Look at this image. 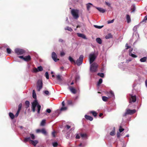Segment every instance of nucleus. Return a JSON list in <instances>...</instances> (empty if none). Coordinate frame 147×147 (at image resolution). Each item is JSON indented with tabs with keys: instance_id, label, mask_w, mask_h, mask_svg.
Returning <instances> with one entry per match:
<instances>
[{
	"instance_id": "nucleus-1",
	"label": "nucleus",
	"mask_w": 147,
	"mask_h": 147,
	"mask_svg": "<svg viewBox=\"0 0 147 147\" xmlns=\"http://www.w3.org/2000/svg\"><path fill=\"white\" fill-rule=\"evenodd\" d=\"M105 94L107 95L108 97L103 96L102 97V100L105 102L107 101L109 98L115 96L114 93L112 90L110 91L109 92L107 91L105 92Z\"/></svg>"
},
{
	"instance_id": "nucleus-2",
	"label": "nucleus",
	"mask_w": 147,
	"mask_h": 147,
	"mask_svg": "<svg viewBox=\"0 0 147 147\" xmlns=\"http://www.w3.org/2000/svg\"><path fill=\"white\" fill-rule=\"evenodd\" d=\"M136 111L135 109L130 110L127 109L123 115V117H125L127 115H133L136 113Z\"/></svg>"
},
{
	"instance_id": "nucleus-3",
	"label": "nucleus",
	"mask_w": 147,
	"mask_h": 147,
	"mask_svg": "<svg viewBox=\"0 0 147 147\" xmlns=\"http://www.w3.org/2000/svg\"><path fill=\"white\" fill-rule=\"evenodd\" d=\"M83 58L84 56L83 55H80L79 58L75 62V64H76L78 66H80L82 63Z\"/></svg>"
},
{
	"instance_id": "nucleus-4",
	"label": "nucleus",
	"mask_w": 147,
	"mask_h": 147,
	"mask_svg": "<svg viewBox=\"0 0 147 147\" xmlns=\"http://www.w3.org/2000/svg\"><path fill=\"white\" fill-rule=\"evenodd\" d=\"M98 65L95 63H94L91 65L90 70L92 72H95L97 70Z\"/></svg>"
},
{
	"instance_id": "nucleus-5",
	"label": "nucleus",
	"mask_w": 147,
	"mask_h": 147,
	"mask_svg": "<svg viewBox=\"0 0 147 147\" xmlns=\"http://www.w3.org/2000/svg\"><path fill=\"white\" fill-rule=\"evenodd\" d=\"M96 57L95 54L91 53L89 55V63L91 64L95 60Z\"/></svg>"
},
{
	"instance_id": "nucleus-6",
	"label": "nucleus",
	"mask_w": 147,
	"mask_h": 147,
	"mask_svg": "<svg viewBox=\"0 0 147 147\" xmlns=\"http://www.w3.org/2000/svg\"><path fill=\"white\" fill-rule=\"evenodd\" d=\"M42 82L41 80H38L37 83L36 89L38 91H40L42 87Z\"/></svg>"
},
{
	"instance_id": "nucleus-7",
	"label": "nucleus",
	"mask_w": 147,
	"mask_h": 147,
	"mask_svg": "<svg viewBox=\"0 0 147 147\" xmlns=\"http://www.w3.org/2000/svg\"><path fill=\"white\" fill-rule=\"evenodd\" d=\"M71 13L74 18L75 19H77L79 17L78 14V11L77 10H72Z\"/></svg>"
},
{
	"instance_id": "nucleus-8",
	"label": "nucleus",
	"mask_w": 147,
	"mask_h": 147,
	"mask_svg": "<svg viewBox=\"0 0 147 147\" xmlns=\"http://www.w3.org/2000/svg\"><path fill=\"white\" fill-rule=\"evenodd\" d=\"M38 104L37 100H35L32 103V109L33 112L35 111V108L36 106L37 107Z\"/></svg>"
},
{
	"instance_id": "nucleus-9",
	"label": "nucleus",
	"mask_w": 147,
	"mask_h": 147,
	"mask_svg": "<svg viewBox=\"0 0 147 147\" xmlns=\"http://www.w3.org/2000/svg\"><path fill=\"white\" fill-rule=\"evenodd\" d=\"M15 52L18 55H22L25 53V51L22 49L17 48L15 49Z\"/></svg>"
},
{
	"instance_id": "nucleus-10",
	"label": "nucleus",
	"mask_w": 147,
	"mask_h": 147,
	"mask_svg": "<svg viewBox=\"0 0 147 147\" xmlns=\"http://www.w3.org/2000/svg\"><path fill=\"white\" fill-rule=\"evenodd\" d=\"M130 98L129 99V102L131 103V102H135L136 100V96H133L131 94H130Z\"/></svg>"
},
{
	"instance_id": "nucleus-11",
	"label": "nucleus",
	"mask_w": 147,
	"mask_h": 147,
	"mask_svg": "<svg viewBox=\"0 0 147 147\" xmlns=\"http://www.w3.org/2000/svg\"><path fill=\"white\" fill-rule=\"evenodd\" d=\"M52 58L54 61L55 62H57L59 60V59H57V56L55 52H53L52 54Z\"/></svg>"
},
{
	"instance_id": "nucleus-12",
	"label": "nucleus",
	"mask_w": 147,
	"mask_h": 147,
	"mask_svg": "<svg viewBox=\"0 0 147 147\" xmlns=\"http://www.w3.org/2000/svg\"><path fill=\"white\" fill-rule=\"evenodd\" d=\"M70 91L73 94H76L77 92V90L74 87L71 86H69L68 88Z\"/></svg>"
},
{
	"instance_id": "nucleus-13",
	"label": "nucleus",
	"mask_w": 147,
	"mask_h": 147,
	"mask_svg": "<svg viewBox=\"0 0 147 147\" xmlns=\"http://www.w3.org/2000/svg\"><path fill=\"white\" fill-rule=\"evenodd\" d=\"M31 60V57L30 55L25 56L24 57V61L28 62L30 61Z\"/></svg>"
},
{
	"instance_id": "nucleus-14",
	"label": "nucleus",
	"mask_w": 147,
	"mask_h": 147,
	"mask_svg": "<svg viewBox=\"0 0 147 147\" xmlns=\"http://www.w3.org/2000/svg\"><path fill=\"white\" fill-rule=\"evenodd\" d=\"M80 135L81 137L84 139H87L88 138V136L87 134L86 133H81L80 134Z\"/></svg>"
},
{
	"instance_id": "nucleus-15",
	"label": "nucleus",
	"mask_w": 147,
	"mask_h": 147,
	"mask_svg": "<svg viewBox=\"0 0 147 147\" xmlns=\"http://www.w3.org/2000/svg\"><path fill=\"white\" fill-rule=\"evenodd\" d=\"M96 8L98 11L101 13H104L106 11V10L105 9L102 8L98 7H96Z\"/></svg>"
},
{
	"instance_id": "nucleus-16",
	"label": "nucleus",
	"mask_w": 147,
	"mask_h": 147,
	"mask_svg": "<svg viewBox=\"0 0 147 147\" xmlns=\"http://www.w3.org/2000/svg\"><path fill=\"white\" fill-rule=\"evenodd\" d=\"M85 117L86 119L89 120L90 121H92L93 119V118L92 117L87 115H85Z\"/></svg>"
},
{
	"instance_id": "nucleus-17",
	"label": "nucleus",
	"mask_w": 147,
	"mask_h": 147,
	"mask_svg": "<svg viewBox=\"0 0 147 147\" xmlns=\"http://www.w3.org/2000/svg\"><path fill=\"white\" fill-rule=\"evenodd\" d=\"M57 80L59 82H61L62 81V78L61 76L59 75H57L56 76Z\"/></svg>"
},
{
	"instance_id": "nucleus-18",
	"label": "nucleus",
	"mask_w": 147,
	"mask_h": 147,
	"mask_svg": "<svg viewBox=\"0 0 147 147\" xmlns=\"http://www.w3.org/2000/svg\"><path fill=\"white\" fill-rule=\"evenodd\" d=\"M77 35L78 36L81 37L84 39H86V36L84 34L78 33L77 34Z\"/></svg>"
},
{
	"instance_id": "nucleus-19",
	"label": "nucleus",
	"mask_w": 147,
	"mask_h": 147,
	"mask_svg": "<svg viewBox=\"0 0 147 147\" xmlns=\"http://www.w3.org/2000/svg\"><path fill=\"white\" fill-rule=\"evenodd\" d=\"M113 36L110 33L108 34L105 36V38L107 39H109L110 38H111Z\"/></svg>"
},
{
	"instance_id": "nucleus-20",
	"label": "nucleus",
	"mask_w": 147,
	"mask_h": 147,
	"mask_svg": "<svg viewBox=\"0 0 147 147\" xmlns=\"http://www.w3.org/2000/svg\"><path fill=\"white\" fill-rule=\"evenodd\" d=\"M30 141L31 142V143L33 144L34 146H35L36 144L38 143V142L37 140H30Z\"/></svg>"
},
{
	"instance_id": "nucleus-21",
	"label": "nucleus",
	"mask_w": 147,
	"mask_h": 147,
	"mask_svg": "<svg viewBox=\"0 0 147 147\" xmlns=\"http://www.w3.org/2000/svg\"><path fill=\"white\" fill-rule=\"evenodd\" d=\"M90 113L92 114L93 115L94 117H96L98 114L96 111H90Z\"/></svg>"
},
{
	"instance_id": "nucleus-22",
	"label": "nucleus",
	"mask_w": 147,
	"mask_h": 147,
	"mask_svg": "<svg viewBox=\"0 0 147 147\" xmlns=\"http://www.w3.org/2000/svg\"><path fill=\"white\" fill-rule=\"evenodd\" d=\"M69 60L72 63H74L75 64V61L73 58L71 56H69L68 58Z\"/></svg>"
},
{
	"instance_id": "nucleus-23",
	"label": "nucleus",
	"mask_w": 147,
	"mask_h": 147,
	"mask_svg": "<svg viewBox=\"0 0 147 147\" xmlns=\"http://www.w3.org/2000/svg\"><path fill=\"white\" fill-rule=\"evenodd\" d=\"M147 60V57H144L142 58H141L140 59V61L141 62H145Z\"/></svg>"
},
{
	"instance_id": "nucleus-24",
	"label": "nucleus",
	"mask_w": 147,
	"mask_h": 147,
	"mask_svg": "<svg viewBox=\"0 0 147 147\" xmlns=\"http://www.w3.org/2000/svg\"><path fill=\"white\" fill-rule=\"evenodd\" d=\"M96 40L98 43L101 44L102 43V40L101 39L99 38H97L96 39Z\"/></svg>"
},
{
	"instance_id": "nucleus-25",
	"label": "nucleus",
	"mask_w": 147,
	"mask_h": 147,
	"mask_svg": "<svg viewBox=\"0 0 147 147\" xmlns=\"http://www.w3.org/2000/svg\"><path fill=\"white\" fill-rule=\"evenodd\" d=\"M126 19L127 20V22L128 23H129L131 22L130 18L129 15H127Z\"/></svg>"
},
{
	"instance_id": "nucleus-26",
	"label": "nucleus",
	"mask_w": 147,
	"mask_h": 147,
	"mask_svg": "<svg viewBox=\"0 0 147 147\" xmlns=\"http://www.w3.org/2000/svg\"><path fill=\"white\" fill-rule=\"evenodd\" d=\"M32 97L33 98L35 99H36V94L34 90H33L32 92Z\"/></svg>"
},
{
	"instance_id": "nucleus-27",
	"label": "nucleus",
	"mask_w": 147,
	"mask_h": 147,
	"mask_svg": "<svg viewBox=\"0 0 147 147\" xmlns=\"http://www.w3.org/2000/svg\"><path fill=\"white\" fill-rule=\"evenodd\" d=\"M9 115L11 119H13L15 117V115L12 113H9Z\"/></svg>"
},
{
	"instance_id": "nucleus-28",
	"label": "nucleus",
	"mask_w": 147,
	"mask_h": 147,
	"mask_svg": "<svg viewBox=\"0 0 147 147\" xmlns=\"http://www.w3.org/2000/svg\"><path fill=\"white\" fill-rule=\"evenodd\" d=\"M115 128L114 127L113 128V129L111 132H110V134L111 136H114L115 135Z\"/></svg>"
},
{
	"instance_id": "nucleus-29",
	"label": "nucleus",
	"mask_w": 147,
	"mask_h": 147,
	"mask_svg": "<svg viewBox=\"0 0 147 147\" xmlns=\"http://www.w3.org/2000/svg\"><path fill=\"white\" fill-rule=\"evenodd\" d=\"M41 132L44 135H46L47 134V131L44 128H43L41 129Z\"/></svg>"
},
{
	"instance_id": "nucleus-30",
	"label": "nucleus",
	"mask_w": 147,
	"mask_h": 147,
	"mask_svg": "<svg viewBox=\"0 0 147 147\" xmlns=\"http://www.w3.org/2000/svg\"><path fill=\"white\" fill-rule=\"evenodd\" d=\"M65 30H67L70 32H72L73 31V29L70 27L69 26H67L65 28Z\"/></svg>"
},
{
	"instance_id": "nucleus-31",
	"label": "nucleus",
	"mask_w": 147,
	"mask_h": 147,
	"mask_svg": "<svg viewBox=\"0 0 147 147\" xmlns=\"http://www.w3.org/2000/svg\"><path fill=\"white\" fill-rule=\"evenodd\" d=\"M41 106L40 105H38L37 106V113L39 114L40 113V111L41 109Z\"/></svg>"
},
{
	"instance_id": "nucleus-32",
	"label": "nucleus",
	"mask_w": 147,
	"mask_h": 147,
	"mask_svg": "<svg viewBox=\"0 0 147 147\" xmlns=\"http://www.w3.org/2000/svg\"><path fill=\"white\" fill-rule=\"evenodd\" d=\"M25 104L26 106V108H28L29 107L30 102L28 100L26 101Z\"/></svg>"
},
{
	"instance_id": "nucleus-33",
	"label": "nucleus",
	"mask_w": 147,
	"mask_h": 147,
	"mask_svg": "<svg viewBox=\"0 0 147 147\" xmlns=\"http://www.w3.org/2000/svg\"><path fill=\"white\" fill-rule=\"evenodd\" d=\"M30 137L26 138L24 139V142H27L28 141H30Z\"/></svg>"
},
{
	"instance_id": "nucleus-34",
	"label": "nucleus",
	"mask_w": 147,
	"mask_h": 147,
	"mask_svg": "<svg viewBox=\"0 0 147 147\" xmlns=\"http://www.w3.org/2000/svg\"><path fill=\"white\" fill-rule=\"evenodd\" d=\"M102 79H100L97 83V85L99 86L102 82Z\"/></svg>"
},
{
	"instance_id": "nucleus-35",
	"label": "nucleus",
	"mask_w": 147,
	"mask_h": 147,
	"mask_svg": "<svg viewBox=\"0 0 147 147\" xmlns=\"http://www.w3.org/2000/svg\"><path fill=\"white\" fill-rule=\"evenodd\" d=\"M37 69L38 72L40 71H42L43 70L42 67L41 66L38 67Z\"/></svg>"
},
{
	"instance_id": "nucleus-36",
	"label": "nucleus",
	"mask_w": 147,
	"mask_h": 147,
	"mask_svg": "<svg viewBox=\"0 0 147 147\" xmlns=\"http://www.w3.org/2000/svg\"><path fill=\"white\" fill-rule=\"evenodd\" d=\"M91 5H92V4L90 3H88L87 4V8L88 10H89Z\"/></svg>"
},
{
	"instance_id": "nucleus-37",
	"label": "nucleus",
	"mask_w": 147,
	"mask_h": 147,
	"mask_svg": "<svg viewBox=\"0 0 147 147\" xmlns=\"http://www.w3.org/2000/svg\"><path fill=\"white\" fill-rule=\"evenodd\" d=\"M97 75L102 78H103L104 76V74L103 73H98L97 74Z\"/></svg>"
},
{
	"instance_id": "nucleus-38",
	"label": "nucleus",
	"mask_w": 147,
	"mask_h": 147,
	"mask_svg": "<svg viewBox=\"0 0 147 147\" xmlns=\"http://www.w3.org/2000/svg\"><path fill=\"white\" fill-rule=\"evenodd\" d=\"M105 4L108 6V7H110L111 8V3L109 2H108L106 1L105 2Z\"/></svg>"
},
{
	"instance_id": "nucleus-39",
	"label": "nucleus",
	"mask_w": 147,
	"mask_h": 147,
	"mask_svg": "<svg viewBox=\"0 0 147 147\" xmlns=\"http://www.w3.org/2000/svg\"><path fill=\"white\" fill-rule=\"evenodd\" d=\"M129 54V55L131 56L133 58H136L137 57V55L134 54H133L132 53H130Z\"/></svg>"
},
{
	"instance_id": "nucleus-40",
	"label": "nucleus",
	"mask_w": 147,
	"mask_h": 147,
	"mask_svg": "<svg viewBox=\"0 0 147 147\" xmlns=\"http://www.w3.org/2000/svg\"><path fill=\"white\" fill-rule=\"evenodd\" d=\"M94 26L97 28L100 29L103 26H98L97 25H94Z\"/></svg>"
},
{
	"instance_id": "nucleus-41",
	"label": "nucleus",
	"mask_w": 147,
	"mask_h": 147,
	"mask_svg": "<svg viewBox=\"0 0 147 147\" xmlns=\"http://www.w3.org/2000/svg\"><path fill=\"white\" fill-rule=\"evenodd\" d=\"M45 123V120H42L41 123L40 125L42 126L44 125Z\"/></svg>"
},
{
	"instance_id": "nucleus-42",
	"label": "nucleus",
	"mask_w": 147,
	"mask_h": 147,
	"mask_svg": "<svg viewBox=\"0 0 147 147\" xmlns=\"http://www.w3.org/2000/svg\"><path fill=\"white\" fill-rule=\"evenodd\" d=\"M6 50H7V52L8 53L10 54L11 53V50L10 49L8 48H7V49Z\"/></svg>"
},
{
	"instance_id": "nucleus-43",
	"label": "nucleus",
	"mask_w": 147,
	"mask_h": 147,
	"mask_svg": "<svg viewBox=\"0 0 147 147\" xmlns=\"http://www.w3.org/2000/svg\"><path fill=\"white\" fill-rule=\"evenodd\" d=\"M45 76L47 79H49V75L48 72H46L45 73Z\"/></svg>"
},
{
	"instance_id": "nucleus-44",
	"label": "nucleus",
	"mask_w": 147,
	"mask_h": 147,
	"mask_svg": "<svg viewBox=\"0 0 147 147\" xmlns=\"http://www.w3.org/2000/svg\"><path fill=\"white\" fill-rule=\"evenodd\" d=\"M124 129L123 128H122V127L121 126H120L119 128V130L120 132H121L122 131H124Z\"/></svg>"
},
{
	"instance_id": "nucleus-45",
	"label": "nucleus",
	"mask_w": 147,
	"mask_h": 147,
	"mask_svg": "<svg viewBox=\"0 0 147 147\" xmlns=\"http://www.w3.org/2000/svg\"><path fill=\"white\" fill-rule=\"evenodd\" d=\"M30 135L31 136V138L32 140H34L35 138L34 135L33 134H30Z\"/></svg>"
},
{
	"instance_id": "nucleus-46",
	"label": "nucleus",
	"mask_w": 147,
	"mask_h": 147,
	"mask_svg": "<svg viewBox=\"0 0 147 147\" xmlns=\"http://www.w3.org/2000/svg\"><path fill=\"white\" fill-rule=\"evenodd\" d=\"M67 109V108L66 107H62L61 109V111L66 110Z\"/></svg>"
},
{
	"instance_id": "nucleus-47",
	"label": "nucleus",
	"mask_w": 147,
	"mask_h": 147,
	"mask_svg": "<svg viewBox=\"0 0 147 147\" xmlns=\"http://www.w3.org/2000/svg\"><path fill=\"white\" fill-rule=\"evenodd\" d=\"M58 145V143L57 142H55L53 143V146L54 147H56Z\"/></svg>"
},
{
	"instance_id": "nucleus-48",
	"label": "nucleus",
	"mask_w": 147,
	"mask_h": 147,
	"mask_svg": "<svg viewBox=\"0 0 147 147\" xmlns=\"http://www.w3.org/2000/svg\"><path fill=\"white\" fill-rule=\"evenodd\" d=\"M125 47H126V49L127 50L131 48L130 46L128 45L127 43H126L125 45Z\"/></svg>"
},
{
	"instance_id": "nucleus-49",
	"label": "nucleus",
	"mask_w": 147,
	"mask_h": 147,
	"mask_svg": "<svg viewBox=\"0 0 147 147\" xmlns=\"http://www.w3.org/2000/svg\"><path fill=\"white\" fill-rule=\"evenodd\" d=\"M114 19H113L111 21L109 20L107 22L108 24H109L113 23L114 22Z\"/></svg>"
},
{
	"instance_id": "nucleus-50",
	"label": "nucleus",
	"mask_w": 147,
	"mask_h": 147,
	"mask_svg": "<svg viewBox=\"0 0 147 147\" xmlns=\"http://www.w3.org/2000/svg\"><path fill=\"white\" fill-rule=\"evenodd\" d=\"M131 10L132 11V12H134L135 11V7L134 6H133V7L131 8Z\"/></svg>"
},
{
	"instance_id": "nucleus-51",
	"label": "nucleus",
	"mask_w": 147,
	"mask_h": 147,
	"mask_svg": "<svg viewBox=\"0 0 147 147\" xmlns=\"http://www.w3.org/2000/svg\"><path fill=\"white\" fill-rule=\"evenodd\" d=\"M33 71H34V72H35V73H36V72H38V69H37L36 68H34L33 69Z\"/></svg>"
},
{
	"instance_id": "nucleus-52",
	"label": "nucleus",
	"mask_w": 147,
	"mask_h": 147,
	"mask_svg": "<svg viewBox=\"0 0 147 147\" xmlns=\"http://www.w3.org/2000/svg\"><path fill=\"white\" fill-rule=\"evenodd\" d=\"M44 93L47 95H49V92L48 90H45L44 92Z\"/></svg>"
},
{
	"instance_id": "nucleus-53",
	"label": "nucleus",
	"mask_w": 147,
	"mask_h": 147,
	"mask_svg": "<svg viewBox=\"0 0 147 147\" xmlns=\"http://www.w3.org/2000/svg\"><path fill=\"white\" fill-rule=\"evenodd\" d=\"M76 138L77 139H79L80 138V136L78 134H76Z\"/></svg>"
},
{
	"instance_id": "nucleus-54",
	"label": "nucleus",
	"mask_w": 147,
	"mask_h": 147,
	"mask_svg": "<svg viewBox=\"0 0 147 147\" xmlns=\"http://www.w3.org/2000/svg\"><path fill=\"white\" fill-rule=\"evenodd\" d=\"M46 112L48 113H50L51 112V110L50 109H48L46 110Z\"/></svg>"
},
{
	"instance_id": "nucleus-55",
	"label": "nucleus",
	"mask_w": 147,
	"mask_h": 147,
	"mask_svg": "<svg viewBox=\"0 0 147 147\" xmlns=\"http://www.w3.org/2000/svg\"><path fill=\"white\" fill-rule=\"evenodd\" d=\"M147 20V15L145 16L144 17L143 20L142 21V22H144V21H146V20Z\"/></svg>"
},
{
	"instance_id": "nucleus-56",
	"label": "nucleus",
	"mask_w": 147,
	"mask_h": 147,
	"mask_svg": "<svg viewBox=\"0 0 147 147\" xmlns=\"http://www.w3.org/2000/svg\"><path fill=\"white\" fill-rule=\"evenodd\" d=\"M22 106V103H20L18 105L19 109H21Z\"/></svg>"
},
{
	"instance_id": "nucleus-57",
	"label": "nucleus",
	"mask_w": 147,
	"mask_h": 147,
	"mask_svg": "<svg viewBox=\"0 0 147 147\" xmlns=\"http://www.w3.org/2000/svg\"><path fill=\"white\" fill-rule=\"evenodd\" d=\"M65 127L67 129H69L71 127V126L69 125H67L65 126Z\"/></svg>"
},
{
	"instance_id": "nucleus-58",
	"label": "nucleus",
	"mask_w": 147,
	"mask_h": 147,
	"mask_svg": "<svg viewBox=\"0 0 147 147\" xmlns=\"http://www.w3.org/2000/svg\"><path fill=\"white\" fill-rule=\"evenodd\" d=\"M19 57L21 59H23L24 60V57L23 56H19Z\"/></svg>"
},
{
	"instance_id": "nucleus-59",
	"label": "nucleus",
	"mask_w": 147,
	"mask_h": 147,
	"mask_svg": "<svg viewBox=\"0 0 147 147\" xmlns=\"http://www.w3.org/2000/svg\"><path fill=\"white\" fill-rule=\"evenodd\" d=\"M65 55V53L63 52H61L60 53V55L61 56H63Z\"/></svg>"
},
{
	"instance_id": "nucleus-60",
	"label": "nucleus",
	"mask_w": 147,
	"mask_h": 147,
	"mask_svg": "<svg viewBox=\"0 0 147 147\" xmlns=\"http://www.w3.org/2000/svg\"><path fill=\"white\" fill-rule=\"evenodd\" d=\"M36 132L37 133H39V132H41V129H37L36 130Z\"/></svg>"
},
{
	"instance_id": "nucleus-61",
	"label": "nucleus",
	"mask_w": 147,
	"mask_h": 147,
	"mask_svg": "<svg viewBox=\"0 0 147 147\" xmlns=\"http://www.w3.org/2000/svg\"><path fill=\"white\" fill-rule=\"evenodd\" d=\"M133 48L130 49L129 50V54L130 53H131V52L133 51Z\"/></svg>"
},
{
	"instance_id": "nucleus-62",
	"label": "nucleus",
	"mask_w": 147,
	"mask_h": 147,
	"mask_svg": "<svg viewBox=\"0 0 147 147\" xmlns=\"http://www.w3.org/2000/svg\"><path fill=\"white\" fill-rule=\"evenodd\" d=\"M55 131H53L52 132V134L53 137H55Z\"/></svg>"
},
{
	"instance_id": "nucleus-63",
	"label": "nucleus",
	"mask_w": 147,
	"mask_h": 147,
	"mask_svg": "<svg viewBox=\"0 0 147 147\" xmlns=\"http://www.w3.org/2000/svg\"><path fill=\"white\" fill-rule=\"evenodd\" d=\"M19 113H18L17 112V113H16V114L15 115V117H17L19 115Z\"/></svg>"
},
{
	"instance_id": "nucleus-64",
	"label": "nucleus",
	"mask_w": 147,
	"mask_h": 147,
	"mask_svg": "<svg viewBox=\"0 0 147 147\" xmlns=\"http://www.w3.org/2000/svg\"><path fill=\"white\" fill-rule=\"evenodd\" d=\"M145 84L146 86L147 87V80H146L145 81Z\"/></svg>"
}]
</instances>
